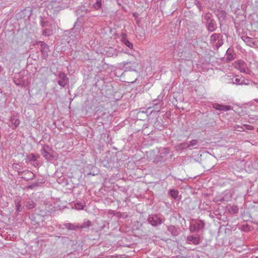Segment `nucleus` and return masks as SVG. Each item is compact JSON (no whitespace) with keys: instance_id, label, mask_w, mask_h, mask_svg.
<instances>
[{"instance_id":"obj_48","label":"nucleus","mask_w":258,"mask_h":258,"mask_svg":"<svg viewBox=\"0 0 258 258\" xmlns=\"http://www.w3.org/2000/svg\"><path fill=\"white\" fill-rule=\"evenodd\" d=\"M239 70H240V72H245V70L244 68H240Z\"/></svg>"},{"instance_id":"obj_22","label":"nucleus","mask_w":258,"mask_h":258,"mask_svg":"<svg viewBox=\"0 0 258 258\" xmlns=\"http://www.w3.org/2000/svg\"><path fill=\"white\" fill-rule=\"evenodd\" d=\"M187 148H189V146L187 143H182L175 146V149L177 151H182Z\"/></svg>"},{"instance_id":"obj_7","label":"nucleus","mask_w":258,"mask_h":258,"mask_svg":"<svg viewBox=\"0 0 258 258\" xmlns=\"http://www.w3.org/2000/svg\"><path fill=\"white\" fill-rule=\"evenodd\" d=\"M81 31V22L79 20V19H78L74 24V27L70 30V32L71 33H73L74 36L76 37L77 36H79L80 35Z\"/></svg>"},{"instance_id":"obj_30","label":"nucleus","mask_w":258,"mask_h":258,"mask_svg":"<svg viewBox=\"0 0 258 258\" xmlns=\"http://www.w3.org/2000/svg\"><path fill=\"white\" fill-rule=\"evenodd\" d=\"M91 225V222L90 221H87L86 222H84L83 224L80 225L79 224V229H83L85 228H87L90 226Z\"/></svg>"},{"instance_id":"obj_51","label":"nucleus","mask_w":258,"mask_h":258,"mask_svg":"<svg viewBox=\"0 0 258 258\" xmlns=\"http://www.w3.org/2000/svg\"><path fill=\"white\" fill-rule=\"evenodd\" d=\"M26 176H27V177H32V175H30V174H27V175H26Z\"/></svg>"},{"instance_id":"obj_27","label":"nucleus","mask_w":258,"mask_h":258,"mask_svg":"<svg viewBox=\"0 0 258 258\" xmlns=\"http://www.w3.org/2000/svg\"><path fill=\"white\" fill-rule=\"evenodd\" d=\"M169 195L174 199H176L178 195V191L174 189H171L169 190Z\"/></svg>"},{"instance_id":"obj_49","label":"nucleus","mask_w":258,"mask_h":258,"mask_svg":"<svg viewBox=\"0 0 258 258\" xmlns=\"http://www.w3.org/2000/svg\"><path fill=\"white\" fill-rule=\"evenodd\" d=\"M218 201L221 202H222L224 201V199L223 198H221V199H220L218 200Z\"/></svg>"},{"instance_id":"obj_40","label":"nucleus","mask_w":258,"mask_h":258,"mask_svg":"<svg viewBox=\"0 0 258 258\" xmlns=\"http://www.w3.org/2000/svg\"><path fill=\"white\" fill-rule=\"evenodd\" d=\"M243 38H244V39H243L244 41L249 43H251V41L252 40V38L248 36H244Z\"/></svg>"},{"instance_id":"obj_4","label":"nucleus","mask_w":258,"mask_h":258,"mask_svg":"<svg viewBox=\"0 0 258 258\" xmlns=\"http://www.w3.org/2000/svg\"><path fill=\"white\" fill-rule=\"evenodd\" d=\"M52 150L48 145H44L41 150V153L43 157L47 160L51 161L53 159V156L52 154Z\"/></svg>"},{"instance_id":"obj_32","label":"nucleus","mask_w":258,"mask_h":258,"mask_svg":"<svg viewBox=\"0 0 258 258\" xmlns=\"http://www.w3.org/2000/svg\"><path fill=\"white\" fill-rule=\"evenodd\" d=\"M84 207V204L81 203H76L74 204V208L77 210H82Z\"/></svg>"},{"instance_id":"obj_11","label":"nucleus","mask_w":258,"mask_h":258,"mask_svg":"<svg viewBox=\"0 0 258 258\" xmlns=\"http://www.w3.org/2000/svg\"><path fill=\"white\" fill-rule=\"evenodd\" d=\"M18 115V113H14L10 118V121L12 124V128L14 130L16 129L19 125L20 123Z\"/></svg>"},{"instance_id":"obj_53","label":"nucleus","mask_w":258,"mask_h":258,"mask_svg":"<svg viewBox=\"0 0 258 258\" xmlns=\"http://www.w3.org/2000/svg\"><path fill=\"white\" fill-rule=\"evenodd\" d=\"M136 80H137V79H136L134 81H131V83H133V82H134Z\"/></svg>"},{"instance_id":"obj_23","label":"nucleus","mask_w":258,"mask_h":258,"mask_svg":"<svg viewBox=\"0 0 258 258\" xmlns=\"http://www.w3.org/2000/svg\"><path fill=\"white\" fill-rule=\"evenodd\" d=\"M40 25L43 28L51 27L52 24L47 20H45L44 18H41Z\"/></svg>"},{"instance_id":"obj_52","label":"nucleus","mask_w":258,"mask_h":258,"mask_svg":"<svg viewBox=\"0 0 258 258\" xmlns=\"http://www.w3.org/2000/svg\"><path fill=\"white\" fill-rule=\"evenodd\" d=\"M255 102H256L257 103H258V99H256L254 100Z\"/></svg>"},{"instance_id":"obj_15","label":"nucleus","mask_w":258,"mask_h":258,"mask_svg":"<svg viewBox=\"0 0 258 258\" xmlns=\"http://www.w3.org/2000/svg\"><path fill=\"white\" fill-rule=\"evenodd\" d=\"M49 50V46L46 44L45 47L40 48V51L41 52V56L43 59H46L48 57V52Z\"/></svg>"},{"instance_id":"obj_20","label":"nucleus","mask_w":258,"mask_h":258,"mask_svg":"<svg viewBox=\"0 0 258 258\" xmlns=\"http://www.w3.org/2000/svg\"><path fill=\"white\" fill-rule=\"evenodd\" d=\"M194 225L196 226V227H197V229H198L199 231L200 230H202L204 228L205 226V223L202 220H197L194 223Z\"/></svg>"},{"instance_id":"obj_47","label":"nucleus","mask_w":258,"mask_h":258,"mask_svg":"<svg viewBox=\"0 0 258 258\" xmlns=\"http://www.w3.org/2000/svg\"><path fill=\"white\" fill-rule=\"evenodd\" d=\"M3 194H4L3 189L1 187H0V198H2L3 197Z\"/></svg>"},{"instance_id":"obj_54","label":"nucleus","mask_w":258,"mask_h":258,"mask_svg":"<svg viewBox=\"0 0 258 258\" xmlns=\"http://www.w3.org/2000/svg\"><path fill=\"white\" fill-rule=\"evenodd\" d=\"M257 132L258 133V128L257 129Z\"/></svg>"},{"instance_id":"obj_42","label":"nucleus","mask_w":258,"mask_h":258,"mask_svg":"<svg viewBox=\"0 0 258 258\" xmlns=\"http://www.w3.org/2000/svg\"><path fill=\"white\" fill-rule=\"evenodd\" d=\"M235 130L238 132H242L244 131V128L242 126L238 125L235 127Z\"/></svg>"},{"instance_id":"obj_29","label":"nucleus","mask_w":258,"mask_h":258,"mask_svg":"<svg viewBox=\"0 0 258 258\" xmlns=\"http://www.w3.org/2000/svg\"><path fill=\"white\" fill-rule=\"evenodd\" d=\"M102 6V0H96L95 4H93V7L96 10H100Z\"/></svg>"},{"instance_id":"obj_25","label":"nucleus","mask_w":258,"mask_h":258,"mask_svg":"<svg viewBox=\"0 0 258 258\" xmlns=\"http://www.w3.org/2000/svg\"><path fill=\"white\" fill-rule=\"evenodd\" d=\"M42 35L44 36H49L52 35L53 34V30L51 27L45 28V29L42 31Z\"/></svg>"},{"instance_id":"obj_1","label":"nucleus","mask_w":258,"mask_h":258,"mask_svg":"<svg viewBox=\"0 0 258 258\" xmlns=\"http://www.w3.org/2000/svg\"><path fill=\"white\" fill-rule=\"evenodd\" d=\"M203 23L205 24L207 30L212 32L217 29V24L213 18L212 13L208 12L203 15Z\"/></svg>"},{"instance_id":"obj_17","label":"nucleus","mask_w":258,"mask_h":258,"mask_svg":"<svg viewBox=\"0 0 258 258\" xmlns=\"http://www.w3.org/2000/svg\"><path fill=\"white\" fill-rule=\"evenodd\" d=\"M223 38V35L220 33H214L210 37L211 43L215 44V42L220 38Z\"/></svg>"},{"instance_id":"obj_39","label":"nucleus","mask_w":258,"mask_h":258,"mask_svg":"<svg viewBox=\"0 0 258 258\" xmlns=\"http://www.w3.org/2000/svg\"><path fill=\"white\" fill-rule=\"evenodd\" d=\"M249 120H249L248 122L249 123H252V122H253V120H258V116H254L253 117H250Z\"/></svg>"},{"instance_id":"obj_3","label":"nucleus","mask_w":258,"mask_h":258,"mask_svg":"<svg viewBox=\"0 0 258 258\" xmlns=\"http://www.w3.org/2000/svg\"><path fill=\"white\" fill-rule=\"evenodd\" d=\"M147 220L149 223L151 225L156 227L161 225L164 222L165 219L157 214H154L149 215Z\"/></svg>"},{"instance_id":"obj_5","label":"nucleus","mask_w":258,"mask_h":258,"mask_svg":"<svg viewBox=\"0 0 258 258\" xmlns=\"http://www.w3.org/2000/svg\"><path fill=\"white\" fill-rule=\"evenodd\" d=\"M17 172L19 175L24 174V176H22V178L26 181L33 180L36 177V175L28 170L21 171L19 169L17 170Z\"/></svg>"},{"instance_id":"obj_14","label":"nucleus","mask_w":258,"mask_h":258,"mask_svg":"<svg viewBox=\"0 0 258 258\" xmlns=\"http://www.w3.org/2000/svg\"><path fill=\"white\" fill-rule=\"evenodd\" d=\"M121 41L127 46L130 49H133V44L130 42L127 38L125 33H122L121 35Z\"/></svg>"},{"instance_id":"obj_24","label":"nucleus","mask_w":258,"mask_h":258,"mask_svg":"<svg viewBox=\"0 0 258 258\" xmlns=\"http://www.w3.org/2000/svg\"><path fill=\"white\" fill-rule=\"evenodd\" d=\"M66 228L70 230H75L77 229H79V224H74L72 223H65L64 224Z\"/></svg>"},{"instance_id":"obj_6","label":"nucleus","mask_w":258,"mask_h":258,"mask_svg":"<svg viewBox=\"0 0 258 258\" xmlns=\"http://www.w3.org/2000/svg\"><path fill=\"white\" fill-rule=\"evenodd\" d=\"M57 78L58 79L57 84L62 88H64L69 82V79L63 72H59Z\"/></svg>"},{"instance_id":"obj_16","label":"nucleus","mask_w":258,"mask_h":258,"mask_svg":"<svg viewBox=\"0 0 258 258\" xmlns=\"http://www.w3.org/2000/svg\"><path fill=\"white\" fill-rule=\"evenodd\" d=\"M25 206L28 209H32L36 207V204L32 199H28L25 201Z\"/></svg>"},{"instance_id":"obj_43","label":"nucleus","mask_w":258,"mask_h":258,"mask_svg":"<svg viewBox=\"0 0 258 258\" xmlns=\"http://www.w3.org/2000/svg\"><path fill=\"white\" fill-rule=\"evenodd\" d=\"M37 184L39 186L40 184H43L45 182V181L43 179H38L35 181Z\"/></svg>"},{"instance_id":"obj_41","label":"nucleus","mask_w":258,"mask_h":258,"mask_svg":"<svg viewBox=\"0 0 258 258\" xmlns=\"http://www.w3.org/2000/svg\"><path fill=\"white\" fill-rule=\"evenodd\" d=\"M58 238L61 239L63 242H66L68 241L69 238L64 236H58Z\"/></svg>"},{"instance_id":"obj_46","label":"nucleus","mask_w":258,"mask_h":258,"mask_svg":"<svg viewBox=\"0 0 258 258\" xmlns=\"http://www.w3.org/2000/svg\"><path fill=\"white\" fill-rule=\"evenodd\" d=\"M234 79L233 78H229L228 80V83L229 84H234Z\"/></svg>"},{"instance_id":"obj_8","label":"nucleus","mask_w":258,"mask_h":258,"mask_svg":"<svg viewBox=\"0 0 258 258\" xmlns=\"http://www.w3.org/2000/svg\"><path fill=\"white\" fill-rule=\"evenodd\" d=\"M40 158V155L39 154H35L33 153L30 154L28 155L26 158V163L28 162H35V164H34L35 167H37L38 166L39 164L37 162V159Z\"/></svg>"},{"instance_id":"obj_9","label":"nucleus","mask_w":258,"mask_h":258,"mask_svg":"<svg viewBox=\"0 0 258 258\" xmlns=\"http://www.w3.org/2000/svg\"><path fill=\"white\" fill-rule=\"evenodd\" d=\"M21 197L20 196H17L15 198L14 201L15 205V210L17 215L19 214V212H22L24 209V207L21 205Z\"/></svg>"},{"instance_id":"obj_28","label":"nucleus","mask_w":258,"mask_h":258,"mask_svg":"<svg viewBox=\"0 0 258 258\" xmlns=\"http://www.w3.org/2000/svg\"><path fill=\"white\" fill-rule=\"evenodd\" d=\"M228 211L230 213L232 214H237L238 212L239 209L237 207V206L233 205L231 206L229 209H228Z\"/></svg>"},{"instance_id":"obj_10","label":"nucleus","mask_w":258,"mask_h":258,"mask_svg":"<svg viewBox=\"0 0 258 258\" xmlns=\"http://www.w3.org/2000/svg\"><path fill=\"white\" fill-rule=\"evenodd\" d=\"M14 82L17 86H25L26 85L24 81V76L20 74H18L15 76L14 78Z\"/></svg>"},{"instance_id":"obj_37","label":"nucleus","mask_w":258,"mask_h":258,"mask_svg":"<svg viewBox=\"0 0 258 258\" xmlns=\"http://www.w3.org/2000/svg\"><path fill=\"white\" fill-rule=\"evenodd\" d=\"M36 44L37 45H39L41 47V48H42L43 46L45 47V46L47 44L45 42L42 41H38L36 42Z\"/></svg>"},{"instance_id":"obj_26","label":"nucleus","mask_w":258,"mask_h":258,"mask_svg":"<svg viewBox=\"0 0 258 258\" xmlns=\"http://www.w3.org/2000/svg\"><path fill=\"white\" fill-rule=\"evenodd\" d=\"M216 15L219 19H224L227 15L226 12L224 10H218Z\"/></svg>"},{"instance_id":"obj_2","label":"nucleus","mask_w":258,"mask_h":258,"mask_svg":"<svg viewBox=\"0 0 258 258\" xmlns=\"http://www.w3.org/2000/svg\"><path fill=\"white\" fill-rule=\"evenodd\" d=\"M123 67L124 68V71L122 74L123 76L127 75V73L128 72H134L137 74L138 73V72L137 71L136 69L139 66V63L136 62H131V61H123L121 63Z\"/></svg>"},{"instance_id":"obj_35","label":"nucleus","mask_w":258,"mask_h":258,"mask_svg":"<svg viewBox=\"0 0 258 258\" xmlns=\"http://www.w3.org/2000/svg\"><path fill=\"white\" fill-rule=\"evenodd\" d=\"M189 230L191 232H194L195 231L198 232L199 230L198 229H197V227H196V226L194 225V224H191L190 225Z\"/></svg>"},{"instance_id":"obj_33","label":"nucleus","mask_w":258,"mask_h":258,"mask_svg":"<svg viewBox=\"0 0 258 258\" xmlns=\"http://www.w3.org/2000/svg\"><path fill=\"white\" fill-rule=\"evenodd\" d=\"M215 46L217 49H218L220 47H221L223 44V38H220L216 43H215Z\"/></svg>"},{"instance_id":"obj_50","label":"nucleus","mask_w":258,"mask_h":258,"mask_svg":"<svg viewBox=\"0 0 258 258\" xmlns=\"http://www.w3.org/2000/svg\"><path fill=\"white\" fill-rule=\"evenodd\" d=\"M88 175H95L96 174L95 173H94L93 172H90L88 174Z\"/></svg>"},{"instance_id":"obj_44","label":"nucleus","mask_w":258,"mask_h":258,"mask_svg":"<svg viewBox=\"0 0 258 258\" xmlns=\"http://www.w3.org/2000/svg\"><path fill=\"white\" fill-rule=\"evenodd\" d=\"M244 126L245 127L246 129L248 130H253L254 129V127L250 125L244 124Z\"/></svg>"},{"instance_id":"obj_18","label":"nucleus","mask_w":258,"mask_h":258,"mask_svg":"<svg viewBox=\"0 0 258 258\" xmlns=\"http://www.w3.org/2000/svg\"><path fill=\"white\" fill-rule=\"evenodd\" d=\"M235 58L233 54V50L232 48H229L226 51V59L227 61H230L234 59Z\"/></svg>"},{"instance_id":"obj_38","label":"nucleus","mask_w":258,"mask_h":258,"mask_svg":"<svg viewBox=\"0 0 258 258\" xmlns=\"http://www.w3.org/2000/svg\"><path fill=\"white\" fill-rule=\"evenodd\" d=\"M39 185L37 184V183L36 182H33V183H32L31 184L28 185V188L32 189L33 188H34L35 187H37Z\"/></svg>"},{"instance_id":"obj_45","label":"nucleus","mask_w":258,"mask_h":258,"mask_svg":"<svg viewBox=\"0 0 258 258\" xmlns=\"http://www.w3.org/2000/svg\"><path fill=\"white\" fill-rule=\"evenodd\" d=\"M19 165L18 164H14L13 165V168L16 171L19 170L20 168L18 167Z\"/></svg>"},{"instance_id":"obj_13","label":"nucleus","mask_w":258,"mask_h":258,"mask_svg":"<svg viewBox=\"0 0 258 258\" xmlns=\"http://www.w3.org/2000/svg\"><path fill=\"white\" fill-rule=\"evenodd\" d=\"M212 107L216 110L223 111H229L232 109L231 106L220 104L217 103H213L212 104Z\"/></svg>"},{"instance_id":"obj_12","label":"nucleus","mask_w":258,"mask_h":258,"mask_svg":"<svg viewBox=\"0 0 258 258\" xmlns=\"http://www.w3.org/2000/svg\"><path fill=\"white\" fill-rule=\"evenodd\" d=\"M186 242L187 244L198 245L200 243L201 240L199 236L190 235L187 237Z\"/></svg>"},{"instance_id":"obj_19","label":"nucleus","mask_w":258,"mask_h":258,"mask_svg":"<svg viewBox=\"0 0 258 258\" xmlns=\"http://www.w3.org/2000/svg\"><path fill=\"white\" fill-rule=\"evenodd\" d=\"M167 230L171 233V235L174 237H175L179 234V232L174 226H168L167 227Z\"/></svg>"},{"instance_id":"obj_21","label":"nucleus","mask_w":258,"mask_h":258,"mask_svg":"<svg viewBox=\"0 0 258 258\" xmlns=\"http://www.w3.org/2000/svg\"><path fill=\"white\" fill-rule=\"evenodd\" d=\"M234 84L237 85H249L248 80H247V82H245V81L244 80H242L240 78H236L234 80Z\"/></svg>"},{"instance_id":"obj_31","label":"nucleus","mask_w":258,"mask_h":258,"mask_svg":"<svg viewBox=\"0 0 258 258\" xmlns=\"http://www.w3.org/2000/svg\"><path fill=\"white\" fill-rule=\"evenodd\" d=\"M194 4L197 7L200 11H202L203 10V6L199 0H194Z\"/></svg>"},{"instance_id":"obj_36","label":"nucleus","mask_w":258,"mask_h":258,"mask_svg":"<svg viewBox=\"0 0 258 258\" xmlns=\"http://www.w3.org/2000/svg\"><path fill=\"white\" fill-rule=\"evenodd\" d=\"M198 144V140H192L190 142V143L188 144V146H189V148L191 147H194L196 146Z\"/></svg>"},{"instance_id":"obj_34","label":"nucleus","mask_w":258,"mask_h":258,"mask_svg":"<svg viewBox=\"0 0 258 258\" xmlns=\"http://www.w3.org/2000/svg\"><path fill=\"white\" fill-rule=\"evenodd\" d=\"M170 152V150L169 148H163L161 150L162 154H163L164 155H166L169 154Z\"/></svg>"}]
</instances>
